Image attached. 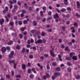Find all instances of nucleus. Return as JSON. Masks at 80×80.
Here are the masks:
<instances>
[{
    "label": "nucleus",
    "mask_w": 80,
    "mask_h": 80,
    "mask_svg": "<svg viewBox=\"0 0 80 80\" xmlns=\"http://www.w3.org/2000/svg\"><path fill=\"white\" fill-rule=\"evenodd\" d=\"M42 43V40L41 39H38L37 41H36V40H35V43L36 44H37L38 43L40 44Z\"/></svg>",
    "instance_id": "f257e3e1"
},
{
    "label": "nucleus",
    "mask_w": 80,
    "mask_h": 80,
    "mask_svg": "<svg viewBox=\"0 0 80 80\" xmlns=\"http://www.w3.org/2000/svg\"><path fill=\"white\" fill-rule=\"evenodd\" d=\"M53 48L52 49H51L50 50V53L51 54L52 57H55V55L53 53Z\"/></svg>",
    "instance_id": "f03ea898"
},
{
    "label": "nucleus",
    "mask_w": 80,
    "mask_h": 80,
    "mask_svg": "<svg viewBox=\"0 0 80 80\" xmlns=\"http://www.w3.org/2000/svg\"><path fill=\"white\" fill-rule=\"evenodd\" d=\"M54 75L56 77H59L60 75V73L57 72H55L54 73Z\"/></svg>",
    "instance_id": "7ed1b4c3"
},
{
    "label": "nucleus",
    "mask_w": 80,
    "mask_h": 80,
    "mask_svg": "<svg viewBox=\"0 0 80 80\" xmlns=\"http://www.w3.org/2000/svg\"><path fill=\"white\" fill-rule=\"evenodd\" d=\"M2 50L3 53H5V52H6L7 50V49L5 47H3L2 48Z\"/></svg>",
    "instance_id": "20e7f679"
},
{
    "label": "nucleus",
    "mask_w": 80,
    "mask_h": 80,
    "mask_svg": "<svg viewBox=\"0 0 80 80\" xmlns=\"http://www.w3.org/2000/svg\"><path fill=\"white\" fill-rule=\"evenodd\" d=\"M76 5H77V7L78 8H80V2H79V1H77L76 2Z\"/></svg>",
    "instance_id": "39448f33"
},
{
    "label": "nucleus",
    "mask_w": 80,
    "mask_h": 80,
    "mask_svg": "<svg viewBox=\"0 0 80 80\" xmlns=\"http://www.w3.org/2000/svg\"><path fill=\"white\" fill-rule=\"evenodd\" d=\"M3 22H4V19L3 18L0 19V24L1 25H2Z\"/></svg>",
    "instance_id": "423d86ee"
},
{
    "label": "nucleus",
    "mask_w": 80,
    "mask_h": 80,
    "mask_svg": "<svg viewBox=\"0 0 80 80\" xmlns=\"http://www.w3.org/2000/svg\"><path fill=\"white\" fill-rule=\"evenodd\" d=\"M40 14L41 17H44V15H43V11H41L40 12Z\"/></svg>",
    "instance_id": "0eeeda50"
},
{
    "label": "nucleus",
    "mask_w": 80,
    "mask_h": 80,
    "mask_svg": "<svg viewBox=\"0 0 80 80\" xmlns=\"http://www.w3.org/2000/svg\"><path fill=\"white\" fill-rule=\"evenodd\" d=\"M42 9L43 10V13H45V11L47 10V7L45 6H43L42 7Z\"/></svg>",
    "instance_id": "6e6552de"
},
{
    "label": "nucleus",
    "mask_w": 80,
    "mask_h": 80,
    "mask_svg": "<svg viewBox=\"0 0 80 80\" xmlns=\"http://www.w3.org/2000/svg\"><path fill=\"white\" fill-rule=\"evenodd\" d=\"M63 2L65 5H68V0H64Z\"/></svg>",
    "instance_id": "1a4fd4ad"
},
{
    "label": "nucleus",
    "mask_w": 80,
    "mask_h": 80,
    "mask_svg": "<svg viewBox=\"0 0 80 80\" xmlns=\"http://www.w3.org/2000/svg\"><path fill=\"white\" fill-rule=\"evenodd\" d=\"M8 62L10 64L13 63V64H15V60H13L12 61H9Z\"/></svg>",
    "instance_id": "9d476101"
},
{
    "label": "nucleus",
    "mask_w": 80,
    "mask_h": 80,
    "mask_svg": "<svg viewBox=\"0 0 80 80\" xmlns=\"http://www.w3.org/2000/svg\"><path fill=\"white\" fill-rule=\"evenodd\" d=\"M22 68L23 70H25L26 68V65L25 64H22Z\"/></svg>",
    "instance_id": "9b49d317"
},
{
    "label": "nucleus",
    "mask_w": 80,
    "mask_h": 80,
    "mask_svg": "<svg viewBox=\"0 0 80 80\" xmlns=\"http://www.w3.org/2000/svg\"><path fill=\"white\" fill-rule=\"evenodd\" d=\"M71 57H66L65 59L66 60H68L69 61H70V60H71V59H72Z\"/></svg>",
    "instance_id": "f8f14e48"
},
{
    "label": "nucleus",
    "mask_w": 80,
    "mask_h": 80,
    "mask_svg": "<svg viewBox=\"0 0 80 80\" xmlns=\"http://www.w3.org/2000/svg\"><path fill=\"white\" fill-rule=\"evenodd\" d=\"M75 55V53L74 52H72L70 53V57H72L73 55Z\"/></svg>",
    "instance_id": "ddd939ff"
},
{
    "label": "nucleus",
    "mask_w": 80,
    "mask_h": 80,
    "mask_svg": "<svg viewBox=\"0 0 80 80\" xmlns=\"http://www.w3.org/2000/svg\"><path fill=\"white\" fill-rule=\"evenodd\" d=\"M58 57L60 61H62V59H61L62 58V56H61V55L60 54L58 55Z\"/></svg>",
    "instance_id": "4468645a"
},
{
    "label": "nucleus",
    "mask_w": 80,
    "mask_h": 80,
    "mask_svg": "<svg viewBox=\"0 0 80 80\" xmlns=\"http://www.w3.org/2000/svg\"><path fill=\"white\" fill-rule=\"evenodd\" d=\"M53 17L54 18H57L58 17V14L56 13L54 15Z\"/></svg>",
    "instance_id": "2eb2a0df"
},
{
    "label": "nucleus",
    "mask_w": 80,
    "mask_h": 80,
    "mask_svg": "<svg viewBox=\"0 0 80 80\" xmlns=\"http://www.w3.org/2000/svg\"><path fill=\"white\" fill-rule=\"evenodd\" d=\"M32 70L34 73H37V71L35 70V68H32Z\"/></svg>",
    "instance_id": "dca6fc26"
},
{
    "label": "nucleus",
    "mask_w": 80,
    "mask_h": 80,
    "mask_svg": "<svg viewBox=\"0 0 80 80\" xmlns=\"http://www.w3.org/2000/svg\"><path fill=\"white\" fill-rule=\"evenodd\" d=\"M66 9L65 8H62L61 10V11L62 12H66Z\"/></svg>",
    "instance_id": "f3484780"
},
{
    "label": "nucleus",
    "mask_w": 80,
    "mask_h": 80,
    "mask_svg": "<svg viewBox=\"0 0 80 80\" xmlns=\"http://www.w3.org/2000/svg\"><path fill=\"white\" fill-rule=\"evenodd\" d=\"M33 25L34 26H37V22L36 21H34L33 22Z\"/></svg>",
    "instance_id": "a211bd4d"
},
{
    "label": "nucleus",
    "mask_w": 80,
    "mask_h": 80,
    "mask_svg": "<svg viewBox=\"0 0 80 80\" xmlns=\"http://www.w3.org/2000/svg\"><path fill=\"white\" fill-rule=\"evenodd\" d=\"M65 51H67L68 52H70V50L68 49V47L67 46L65 48Z\"/></svg>",
    "instance_id": "6ab92c4d"
},
{
    "label": "nucleus",
    "mask_w": 80,
    "mask_h": 80,
    "mask_svg": "<svg viewBox=\"0 0 80 80\" xmlns=\"http://www.w3.org/2000/svg\"><path fill=\"white\" fill-rule=\"evenodd\" d=\"M67 10H68V11L69 12H71V8L69 7H68L67 8Z\"/></svg>",
    "instance_id": "aec40b11"
},
{
    "label": "nucleus",
    "mask_w": 80,
    "mask_h": 80,
    "mask_svg": "<svg viewBox=\"0 0 80 80\" xmlns=\"http://www.w3.org/2000/svg\"><path fill=\"white\" fill-rule=\"evenodd\" d=\"M25 48H23L22 49V53H25Z\"/></svg>",
    "instance_id": "412c9836"
},
{
    "label": "nucleus",
    "mask_w": 80,
    "mask_h": 80,
    "mask_svg": "<svg viewBox=\"0 0 80 80\" xmlns=\"http://www.w3.org/2000/svg\"><path fill=\"white\" fill-rule=\"evenodd\" d=\"M8 44L9 45H10L13 44V41H10V42H8Z\"/></svg>",
    "instance_id": "4be33fe9"
},
{
    "label": "nucleus",
    "mask_w": 80,
    "mask_h": 80,
    "mask_svg": "<svg viewBox=\"0 0 80 80\" xmlns=\"http://www.w3.org/2000/svg\"><path fill=\"white\" fill-rule=\"evenodd\" d=\"M23 23L24 24H27V23H28V21L26 20H25L23 21Z\"/></svg>",
    "instance_id": "5701e85b"
},
{
    "label": "nucleus",
    "mask_w": 80,
    "mask_h": 80,
    "mask_svg": "<svg viewBox=\"0 0 80 80\" xmlns=\"http://www.w3.org/2000/svg\"><path fill=\"white\" fill-rule=\"evenodd\" d=\"M72 59L74 60H77V57L75 56H73L72 57Z\"/></svg>",
    "instance_id": "b1692460"
},
{
    "label": "nucleus",
    "mask_w": 80,
    "mask_h": 80,
    "mask_svg": "<svg viewBox=\"0 0 80 80\" xmlns=\"http://www.w3.org/2000/svg\"><path fill=\"white\" fill-rule=\"evenodd\" d=\"M67 64L68 66H71V65H72V63L70 62H68Z\"/></svg>",
    "instance_id": "393cba45"
},
{
    "label": "nucleus",
    "mask_w": 80,
    "mask_h": 80,
    "mask_svg": "<svg viewBox=\"0 0 80 80\" xmlns=\"http://www.w3.org/2000/svg\"><path fill=\"white\" fill-rule=\"evenodd\" d=\"M29 58L30 59H32V58H33V55H31L29 56Z\"/></svg>",
    "instance_id": "a878e982"
},
{
    "label": "nucleus",
    "mask_w": 80,
    "mask_h": 80,
    "mask_svg": "<svg viewBox=\"0 0 80 80\" xmlns=\"http://www.w3.org/2000/svg\"><path fill=\"white\" fill-rule=\"evenodd\" d=\"M16 48L18 50H20V46L18 45H17L16 47Z\"/></svg>",
    "instance_id": "bb28decb"
},
{
    "label": "nucleus",
    "mask_w": 80,
    "mask_h": 80,
    "mask_svg": "<svg viewBox=\"0 0 80 80\" xmlns=\"http://www.w3.org/2000/svg\"><path fill=\"white\" fill-rule=\"evenodd\" d=\"M19 36L20 38V39H21V38H23V34H20L19 35Z\"/></svg>",
    "instance_id": "cd10ccee"
},
{
    "label": "nucleus",
    "mask_w": 80,
    "mask_h": 80,
    "mask_svg": "<svg viewBox=\"0 0 80 80\" xmlns=\"http://www.w3.org/2000/svg\"><path fill=\"white\" fill-rule=\"evenodd\" d=\"M76 79H77V80H78V79H80V75L77 76L76 77Z\"/></svg>",
    "instance_id": "c85d7f7f"
},
{
    "label": "nucleus",
    "mask_w": 80,
    "mask_h": 80,
    "mask_svg": "<svg viewBox=\"0 0 80 80\" xmlns=\"http://www.w3.org/2000/svg\"><path fill=\"white\" fill-rule=\"evenodd\" d=\"M52 66H56L57 65V63L55 62H53L52 63Z\"/></svg>",
    "instance_id": "c756f323"
},
{
    "label": "nucleus",
    "mask_w": 80,
    "mask_h": 80,
    "mask_svg": "<svg viewBox=\"0 0 80 80\" xmlns=\"http://www.w3.org/2000/svg\"><path fill=\"white\" fill-rule=\"evenodd\" d=\"M18 23L19 25H22V21H19L18 22Z\"/></svg>",
    "instance_id": "7c9ffc66"
},
{
    "label": "nucleus",
    "mask_w": 80,
    "mask_h": 80,
    "mask_svg": "<svg viewBox=\"0 0 80 80\" xmlns=\"http://www.w3.org/2000/svg\"><path fill=\"white\" fill-rule=\"evenodd\" d=\"M16 78H20L21 77V75L20 74H18L16 75Z\"/></svg>",
    "instance_id": "2f4dec72"
},
{
    "label": "nucleus",
    "mask_w": 80,
    "mask_h": 80,
    "mask_svg": "<svg viewBox=\"0 0 80 80\" xmlns=\"http://www.w3.org/2000/svg\"><path fill=\"white\" fill-rule=\"evenodd\" d=\"M17 4L18 5H21L22 3H21V2L20 1H19L18 2Z\"/></svg>",
    "instance_id": "473e14b6"
},
{
    "label": "nucleus",
    "mask_w": 80,
    "mask_h": 80,
    "mask_svg": "<svg viewBox=\"0 0 80 80\" xmlns=\"http://www.w3.org/2000/svg\"><path fill=\"white\" fill-rule=\"evenodd\" d=\"M23 38H24V39L25 41H26V40H27V36H24Z\"/></svg>",
    "instance_id": "72a5a7b5"
},
{
    "label": "nucleus",
    "mask_w": 80,
    "mask_h": 80,
    "mask_svg": "<svg viewBox=\"0 0 80 80\" xmlns=\"http://www.w3.org/2000/svg\"><path fill=\"white\" fill-rule=\"evenodd\" d=\"M9 25L10 26H11V27H13V23L12 22H10L9 23Z\"/></svg>",
    "instance_id": "f704fd0d"
},
{
    "label": "nucleus",
    "mask_w": 80,
    "mask_h": 80,
    "mask_svg": "<svg viewBox=\"0 0 80 80\" xmlns=\"http://www.w3.org/2000/svg\"><path fill=\"white\" fill-rule=\"evenodd\" d=\"M76 16L77 17H78V18H80V15H79L78 13H76Z\"/></svg>",
    "instance_id": "c9c22d12"
},
{
    "label": "nucleus",
    "mask_w": 80,
    "mask_h": 80,
    "mask_svg": "<svg viewBox=\"0 0 80 80\" xmlns=\"http://www.w3.org/2000/svg\"><path fill=\"white\" fill-rule=\"evenodd\" d=\"M34 77V75H33V74H32L30 75V78H33Z\"/></svg>",
    "instance_id": "e433bc0d"
},
{
    "label": "nucleus",
    "mask_w": 80,
    "mask_h": 80,
    "mask_svg": "<svg viewBox=\"0 0 80 80\" xmlns=\"http://www.w3.org/2000/svg\"><path fill=\"white\" fill-rule=\"evenodd\" d=\"M13 55H12V54H9V58H13Z\"/></svg>",
    "instance_id": "4c0bfd02"
},
{
    "label": "nucleus",
    "mask_w": 80,
    "mask_h": 80,
    "mask_svg": "<svg viewBox=\"0 0 80 80\" xmlns=\"http://www.w3.org/2000/svg\"><path fill=\"white\" fill-rule=\"evenodd\" d=\"M27 43L28 44H30V43H31V42L30 41V40H28L27 42Z\"/></svg>",
    "instance_id": "58836bf2"
},
{
    "label": "nucleus",
    "mask_w": 80,
    "mask_h": 80,
    "mask_svg": "<svg viewBox=\"0 0 80 80\" xmlns=\"http://www.w3.org/2000/svg\"><path fill=\"white\" fill-rule=\"evenodd\" d=\"M56 70L57 71H58V72L60 71V69L59 68H56Z\"/></svg>",
    "instance_id": "ea45409f"
},
{
    "label": "nucleus",
    "mask_w": 80,
    "mask_h": 80,
    "mask_svg": "<svg viewBox=\"0 0 80 80\" xmlns=\"http://www.w3.org/2000/svg\"><path fill=\"white\" fill-rule=\"evenodd\" d=\"M32 9H33V8L31 7H29L28 8V10L30 11H32Z\"/></svg>",
    "instance_id": "a19ab883"
},
{
    "label": "nucleus",
    "mask_w": 80,
    "mask_h": 80,
    "mask_svg": "<svg viewBox=\"0 0 80 80\" xmlns=\"http://www.w3.org/2000/svg\"><path fill=\"white\" fill-rule=\"evenodd\" d=\"M5 18H6V20L7 22H9V19L8 18V17L7 16H6Z\"/></svg>",
    "instance_id": "79ce46f5"
},
{
    "label": "nucleus",
    "mask_w": 80,
    "mask_h": 80,
    "mask_svg": "<svg viewBox=\"0 0 80 80\" xmlns=\"http://www.w3.org/2000/svg\"><path fill=\"white\" fill-rule=\"evenodd\" d=\"M68 70L69 72H71V68H68Z\"/></svg>",
    "instance_id": "37998d69"
},
{
    "label": "nucleus",
    "mask_w": 80,
    "mask_h": 80,
    "mask_svg": "<svg viewBox=\"0 0 80 80\" xmlns=\"http://www.w3.org/2000/svg\"><path fill=\"white\" fill-rule=\"evenodd\" d=\"M28 73H31V69H29L28 70Z\"/></svg>",
    "instance_id": "c03bdc74"
},
{
    "label": "nucleus",
    "mask_w": 80,
    "mask_h": 80,
    "mask_svg": "<svg viewBox=\"0 0 80 80\" xmlns=\"http://www.w3.org/2000/svg\"><path fill=\"white\" fill-rule=\"evenodd\" d=\"M5 10H6V12H8V6H6L5 7Z\"/></svg>",
    "instance_id": "a18cd8bd"
},
{
    "label": "nucleus",
    "mask_w": 80,
    "mask_h": 80,
    "mask_svg": "<svg viewBox=\"0 0 80 80\" xmlns=\"http://www.w3.org/2000/svg\"><path fill=\"white\" fill-rule=\"evenodd\" d=\"M9 3H10L11 4H13V2L12 1L10 0L9 1Z\"/></svg>",
    "instance_id": "49530a36"
},
{
    "label": "nucleus",
    "mask_w": 80,
    "mask_h": 80,
    "mask_svg": "<svg viewBox=\"0 0 80 80\" xmlns=\"http://www.w3.org/2000/svg\"><path fill=\"white\" fill-rule=\"evenodd\" d=\"M12 36H17V35H16V33H15L14 32H12Z\"/></svg>",
    "instance_id": "de8ad7c7"
},
{
    "label": "nucleus",
    "mask_w": 80,
    "mask_h": 80,
    "mask_svg": "<svg viewBox=\"0 0 80 80\" xmlns=\"http://www.w3.org/2000/svg\"><path fill=\"white\" fill-rule=\"evenodd\" d=\"M16 12V10H15V9H13L12 10V13H14V12Z\"/></svg>",
    "instance_id": "09e8293b"
},
{
    "label": "nucleus",
    "mask_w": 80,
    "mask_h": 80,
    "mask_svg": "<svg viewBox=\"0 0 80 80\" xmlns=\"http://www.w3.org/2000/svg\"><path fill=\"white\" fill-rule=\"evenodd\" d=\"M62 28L63 30V31H65V27L63 26L62 27Z\"/></svg>",
    "instance_id": "8fccbe9b"
},
{
    "label": "nucleus",
    "mask_w": 80,
    "mask_h": 80,
    "mask_svg": "<svg viewBox=\"0 0 80 80\" xmlns=\"http://www.w3.org/2000/svg\"><path fill=\"white\" fill-rule=\"evenodd\" d=\"M70 21H67L66 22V23L67 25H68L70 24Z\"/></svg>",
    "instance_id": "3c124183"
},
{
    "label": "nucleus",
    "mask_w": 80,
    "mask_h": 80,
    "mask_svg": "<svg viewBox=\"0 0 80 80\" xmlns=\"http://www.w3.org/2000/svg\"><path fill=\"white\" fill-rule=\"evenodd\" d=\"M6 48L7 50H10V47L9 46H7L6 47Z\"/></svg>",
    "instance_id": "603ef678"
},
{
    "label": "nucleus",
    "mask_w": 80,
    "mask_h": 80,
    "mask_svg": "<svg viewBox=\"0 0 80 80\" xmlns=\"http://www.w3.org/2000/svg\"><path fill=\"white\" fill-rule=\"evenodd\" d=\"M10 8L12 9L13 8V5L12 4H10L9 6Z\"/></svg>",
    "instance_id": "864d4df0"
},
{
    "label": "nucleus",
    "mask_w": 80,
    "mask_h": 80,
    "mask_svg": "<svg viewBox=\"0 0 80 80\" xmlns=\"http://www.w3.org/2000/svg\"><path fill=\"white\" fill-rule=\"evenodd\" d=\"M10 54L11 55H13V54H14V51H12L10 52Z\"/></svg>",
    "instance_id": "5fc2aeb1"
},
{
    "label": "nucleus",
    "mask_w": 80,
    "mask_h": 80,
    "mask_svg": "<svg viewBox=\"0 0 80 80\" xmlns=\"http://www.w3.org/2000/svg\"><path fill=\"white\" fill-rule=\"evenodd\" d=\"M55 76L54 75H53L52 76V80H55Z\"/></svg>",
    "instance_id": "6e6d98bb"
},
{
    "label": "nucleus",
    "mask_w": 80,
    "mask_h": 80,
    "mask_svg": "<svg viewBox=\"0 0 80 80\" xmlns=\"http://www.w3.org/2000/svg\"><path fill=\"white\" fill-rule=\"evenodd\" d=\"M14 7V9H17L18 8V6L17 5H15Z\"/></svg>",
    "instance_id": "4d7b16f0"
},
{
    "label": "nucleus",
    "mask_w": 80,
    "mask_h": 80,
    "mask_svg": "<svg viewBox=\"0 0 80 80\" xmlns=\"http://www.w3.org/2000/svg\"><path fill=\"white\" fill-rule=\"evenodd\" d=\"M48 31L49 32H52V29H49L48 30Z\"/></svg>",
    "instance_id": "13d9d810"
},
{
    "label": "nucleus",
    "mask_w": 80,
    "mask_h": 80,
    "mask_svg": "<svg viewBox=\"0 0 80 80\" xmlns=\"http://www.w3.org/2000/svg\"><path fill=\"white\" fill-rule=\"evenodd\" d=\"M47 68L48 69H50V66L48 64H47Z\"/></svg>",
    "instance_id": "bf43d9fd"
},
{
    "label": "nucleus",
    "mask_w": 80,
    "mask_h": 80,
    "mask_svg": "<svg viewBox=\"0 0 80 80\" xmlns=\"http://www.w3.org/2000/svg\"><path fill=\"white\" fill-rule=\"evenodd\" d=\"M68 45H70V46H71V45H72V42H68Z\"/></svg>",
    "instance_id": "052dcab7"
},
{
    "label": "nucleus",
    "mask_w": 80,
    "mask_h": 80,
    "mask_svg": "<svg viewBox=\"0 0 80 80\" xmlns=\"http://www.w3.org/2000/svg\"><path fill=\"white\" fill-rule=\"evenodd\" d=\"M31 46H30V45H29V44H28L27 45V48H30Z\"/></svg>",
    "instance_id": "680f3d73"
},
{
    "label": "nucleus",
    "mask_w": 80,
    "mask_h": 80,
    "mask_svg": "<svg viewBox=\"0 0 80 80\" xmlns=\"http://www.w3.org/2000/svg\"><path fill=\"white\" fill-rule=\"evenodd\" d=\"M58 41L59 43H62V39H59Z\"/></svg>",
    "instance_id": "e2e57ef3"
},
{
    "label": "nucleus",
    "mask_w": 80,
    "mask_h": 80,
    "mask_svg": "<svg viewBox=\"0 0 80 80\" xmlns=\"http://www.w3.org/2000/svg\"><path fill=\"white\" fill-rule=\"evenodd\" d=\"M36 18L37 20H40V17H39L38 16H37L36 17Z\"/></svg>",
    "instance_id": "0e129e2a"
},
{
    "label": "nucleus",
    "mask_w": 80,
    "mask_h": 80,
    "mask_svg": "<svg viewBox=\"0 0 80 80\" xmlns=\"http://www.w3.org/2000/svg\"><path fill=\"white\" fill-rule=\"evenodd\" d=\"M42 42L43 43H45L46 42V40L45 39H43L42 40Z\"/></svg>",
    "instance_id": "69168bd1"
},
{
    "label": "nucleus",
    "mask_w": 80,
    "mask_h": 80,
    "mask_svg": "<svg viewBox=\"0 0 80 80\" xmlns=\"http://www.w3.org/2000/svg\"><path fill=\"white\" fill-rule=\"evenodd\" d=\"M44 56L45 57H48V55L47 54H44Z\"/></svg>",
    "instance_id": "338daca9"
},
{
    "label": "nucleus",
    "mask_w": 80,
    "mask_h": 80,
    "mask_svg": "<svg viewBox=\"0 0 80 80\" xmlns=\"http://www.w3.org/2000/svg\"><path fill=\"white\" fill-rule=\"evenodd\" d=\"M41 35L42 36H45V33L43 32H42L41 33Z\"/></svg>",
    "instance_id": "774afa93"
}]
</instances>
